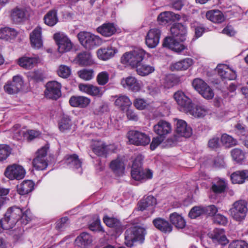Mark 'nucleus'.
Segmentation results:
<instances>
[{"mask_svg":"<svg viewBox=\"0 0 248 248\" xmlns=\"http://www.w3.org/2000/svg\"><path fill=\"white\" fill-rule=\"evenodd\" d=\"M133 103L135 108L140 110L145 109L149 107V104L147 101L142 98H136L133 101Z\"/></svg>","mask_w":248,"mask_h":248,"instance_id":"09e8293b","label":"nucleus"},{"mask_svg":"<svg viewBox=\"0 0 248 248\" xmlns=\"http://www.w3.org/2000/svg\"><path fill=\"white\" fill-rule=\"evenodd\" d=\"M204 215L209 216H215L217 213V208L214 205L203 207Z\"/></svg>","mask_w":248,"mask_h":248,"instance_id":"69168bd1","label":"nucleus"},{"mask_svg":"<svg viewBox=\"0 0 248 248\" xmlns=\"http://www.w3.org/2000/svg\"><path fill=\"white\" fill-rule=\"evenodd\" d=\"M61 84L56 81H52L47 83L45 92L46 97L57 99L61 95Z\"/></svg>","mask_w":248,"mask_h":248,"instance_id":"ddd939ff","label":"nucleus"},{"mask_svg":"<svg viewBox=\"0 0 248 248\" xmlns=\"http://www.w3.org/2000/svg\"><path fill=\"white\" fill-rule=\"evenodd\" d=\"M17 31L14 29L5 27L0 28V39L5 41L14 39L17 35Z\"/></svg>","mask_w":248,"mask_h":248,"instance_id":"c85d7f7f","label":"nucleus"},{"mask_svg":"<svg viewBox=\"0 0 248 248\" xmlns=\"http://www.w3.org/2000/svg\"><path fill=\"white\" fill-rule=\"evenodd\" d=\"M211 113V110L205 106L201 105L195 106L193 103L192 104V107L189 108V110L186 112L197 118H203Z\"/></svg>","mask_w":248,"mask_h":248,"instance_id":"a211bd4d","label":"nucleus"},{"mask_svg":"<svg viewBox=\"0 0 248 248\" xmlns=\"http://www.w3.org/2000/svg\"><path fill=\"white\" fill-rule=\"evenodd\" d=\"M231 154L232 159L237 163L242 164L245 160V153L240 149L234 148L231 151Z\"/></svg>","mask_w":248,"mask_h":248,"instance_id":"37998d69","label":"nucleus"},{"mask_svg":"<svg viewBox=\"0 0 248 248\" xmlns=\"http://www.w3.org/2000/svg\"><path fill=\"white\" fill-rule=\"evenodd\" d=\"M136 67L137 73L141 76H147L155 70L154 67L146 64H141L140 63Z\"/></svg>","mask_w":248,"mask_h":248,"instance_id":"c03bdc74","label":"nucleus"},{"mask_svg":"<svg viewBox=\"0 0 248 248\" xmlns=\"http://www.w3.org/2000/svg\"><path fill=\"white\" fill-rule=\"evenodd\" d=\"M34 168L38 170H43L47 166L46 158L36 157L32 161Z\"/></svg>","mask_w":248,"mask_h":248,"instance_id":"de8ad7c7","label":"nucleus"},{"mask_svg":"<svg viewBox=\"0 0 248 248\" xmlns=\"http://www.w3.org/2000/svg\"><path fill=\"white\" fill-rule=\"evenodd\" d=\"M179 82L178 78L173 75H170L166 77L165 79V86L167 88H170Z\"/></svg>","mask_w":248,"mask_h":248,"instance_id":"6e6d98bb","label":"nucleus"},{"mask_svg":"<svg viewBox=\"0 0 248 248\" xmlns=\"http://www.w3.org/2000/svg\"><path fill=\"white\" fill-rule=\"evenodd\" d=\"M96 79L98 84L104 85L108 81L109 74L106 71L101 72L97 76Z\"/></svg>","mask_w":248,"mask_h":248,"instance_id":"4d7b16f0","label":"nucleus"},{"mask_svg":"<svg viewBox=\"0 0 248 248\" xmlns=\"http://www.w3.org/2000/svg\"><path fill=\"white\" fill-rule=\"evenodd\" d=\"M229 248H248V244L244 241H234L230 244Z\"/></svg>","mask_w":248,"mask_h":248,"instance_id":"338daca9","label":"nucleus"},{"mask_svg":"<svg viewBox=\"0 0 248 248\" xmlns=\"http://www.w3.org/2000/svg\"><path fill=\"white\" fill-rule=\"evenodd\" d=\"M54 39L58 46V50L60 53L69 51L73 47V44L70 40L63 33H55Z\"/></svg>","mask_w":248,"mask_h":248,"instance_id":"1a4fd4ad","label":"nucleus"},{"mask_svg":"<svg viewBox=\"0 0 248 248\" xmlns=\"http://www.w3.org/2000/svg\"><path fill=\"white\" fill-rule=\"evenodd\" d=\"M11 132L12 134L13 139L17 140H23L26 139L27 130L21 128V126L16 124L11 129Z\"/></svg>","mask_w":248,"mask_h":248,"instance_id":"c9c22d12","label":"nucleus"},{"mask_svg":"<svg viewBox=\"0 0 248 248\" xmlns=\"http://www.w3.org/2000/svg\"><path fill=\"white\" fill-rule=\"evenodd\" d=\"M172 127L170 123L164 121H159L154 126V132L159 136L164 138L171 133Z\"/></svg>","mask_w":248,"mask_h":248,"instance_id":"2eb2a0df","label":"nucleus"},{"mask_svg":"<svg viewBox=\"0 0 248 248\" xmlns=\"http://www.w3.org/2000/svg\"><path fill=\"white\" fill-rule=\"evenodd\" d=\"M180 16L172 12L166 11L160 13L157 17L158 22L161 24H166L170 22L178 21Z\"/></svg>","mask_w":248,"mask_h":248,"instance_id":"4be33fe9","label":"nucleus"},{"mask_svg":"<svg viewBox=\"0 0 248 248\" xmlns=\"http://www.w3.org/2000/svg\"><path fill=\"white\" fill-rule=\"evenodd\" d=\"M207 84L206 82L200 78L194 79L192 83L193 87L200 94Z\"/></svg>","mask_w":248,"mask_h":248,"instance_id":"5fc2aeb1","label":"nucleus"},{"mask_svg":"<svg viewBox=\"0 0 248 248\" xmlns=\"http://www.w3.org/2000/svg\"><path fill=\"white\" fill-rule=\"evenodd\" d=\"M34 184L31 180H25L17 186V192L20 195H25L32 191Z\"/></svg>","mask_w":248,"mask_h":248,"instance_id":"473e14b6","label":"nucleus"},{"mask_svg":"<svg viewBox=\"0 0 248 248\" xmlns=\"http://www.w3.org/2000/svg\"><path fill=\"white\" fill-rule=\"evenodd\" d=\"M127 119L130 121H137L139 120V116L137 112L132 109L128 108L125 110Z\"/></svg>","mask_w":248,"mask_h":248,"instance_id":"0e129e2a","label":"nucleus"},{"mask_svg":"<svg viewBox=\"0 0 248 248\" xmlns=\"http://www.w3.org/2000/svg\"><path fill=\"white\" fill-rule=\"evenodd\" d=\"M176 131L180 136L186 138H188L192 134V130L190 126H188L186 121L181 119H176Z\"/></svg>","mask_w":248,"mask_h":248,"instance_id":"aec40b11","label":"nucleus"},{"mask_svg":"<svg viewBox=\"0 0 248 248\" xmlns=\"http://www.w3.org/2000/svg\"><path fill=\"white\" fill-rule=\"evenodd\" d=\"M22 214V210L16 207L13 206L9 208L5 214L3 219L5 223L4 227L6 230H9L13 228L16 223L19 219Z\"/></svg>","mask_w":248,"mask_h":248,"instance_id":"423d86ee","label":"nucleus"},{"mask_svg":"<svg viewBox=\"0 0 248 248\" xmlns=\"http://www.w3.org/2000/svg\"><path fill=\"white\" fill-rule=\"evenodd\" d=\"M227 186V183L224 180L218 179L216 183L214 184L212 186V189L216 193H220L223 192Z\"/></svg>","mask_w":248,"mask_h":248,"instance_id":"49530a36","label":"nucleus"},{"mask_svg":"<svg viewBox=\"0 0 248 248\" xmlns=\"http://www.w3.org/2000/svg\"><path fill=\"white\" fill-rule=\"evenodd\" d=\"M206 17L208 20L216 23H221L225 20L223 13L218 10L208 11L206 14Z\"/></svg>","mask_w":248,"mask_h":248,"instance_id":"c756f323","label":"nucleus"},{"mask_svg":"<svg viewBox=\"0 0 248 248\" xmlns=\"http://www.w3.org/2000/svg\"><path fill=\"white\" fill-rule=\"evenodd\" d=\"M44 20L47 26H54L58 21L57 11L54 9L48 12L44 16Z\"/></svg>","mask_w":248,"mask_h":248,"instance_id":"ea45409f","label":"nucleus"},{"mask_svg":"<svg viewBox=\"0 0 248 248\" xmlns=\"http://www.w3.org/2000/svg\"><path fill=\"white\" fill-rule=\"evenodd\" d=\"M78 37L81 45L87 49H92L102 44L99 36L89 32L81 31L78 34Z\"/></svg>","mask_w":248,"mask_h":248,"instance_id":"39448f33","label":"nucleus"},{"mask_svg":"<svg viewBox=\"0 0 248 248\" xmlns=\"http://www.w3.org/2000/svg\"><path fill=\"white\" fill-rule=\"evenodd\" d=\"M97 31L102 35L108 37L113 35L116 31V28L112 23H108L103 24L97 29Z\"/></svg>","mask_w":248,"mask_h":248,"instance_id":"e433bc0d","label":"nucleus"},{"mask_svg":"<svg viewBox=\"0 0 248 248\" xmlns=\"http://www.w3.org/2000/svg\"><path fill=\"white\" fill-rule=\"evenodd\" d=\"M11 150L9 146L4 145H0V161L6 159L9 155Z\"/></svg>","mask_w":248,"mask_h":248,"instance_id":"13d9d810","label":"nucleus"},{"mask_svg":"<svg viewBox=\"0 0 248 248\" xmlns=\"http://www.w3.org/2000/svg\"><path fill=\"white\" fill-rule=\"evenodd\" d=\"M147 92L152 96H155L160 93V89L156 84H150L146 87Z\"/></svg>","mask_w":248,"mask_h":248,"instance_id":"e2e57ef3","label":"nucleus"},{"mask_svg":"<svg viewBox=\"0 0 248 248\" xmlns=\"http://www.w3.org/2000/svg\"><path fill=\"white\" fill-rule=\"evenodd\" d=\"M153 223L156 228L164 233H170L172 231V227L169 222L164 218H155Z\"/></svg>","mask_w":248,"mask_h":248,"instance_id":"a878e982","label":"nucleus"},{"mask_svg":"<svg viewBox=\"0 0 248 248\" xmlns=\"http://www.w3.org/2000/svg\"><path fill=\"white\" fill-rule=\"evenodd\" d=\"M161 35L160 31L156 28L149 31L145 39L146 45L150 48L155 47L159 42Z\"/></svg>","mask_w":248,"mask_h":248,"instance_id":"4468645a","label":"nucleus"},{"mask_svg":"<svg viewBox=\"0 0 248 248\" xmlns=\"http://www.w3.org/2000/svg\"><path fill=\"white\" fill-rule=\"evenodd\" d=\"M78 74L80 78L84 80H90L93 77V71L92 69H84L79 71Z\"/></svg>","mask_w":248,"mask_h":248,"instance_id":"864d4df0","label":"nucleus"},{"mask_svg":"<svg viewBox=\"0 0 248 248\" xmlns=\"http://www.w3.org/2000/svg\"><path fill=\"white\" fill-rule=\"evenodd\" d=\"M38 62L36 57L23 56L18 59V64L20 66L25 69H31L35 66Z\"/></svg>","mask_w":248,"mask_h":248,"instance_id":"b1692460","label":"nucleus"},{"mask_svg":"<svg viewBox=\"0 0 248 248\" xmlns=\"http://www.w3.org/2000/svg\"><path fill=\"white\" fill-rule=\"evenodd\" d=\"M121 85L124 88H127L133 92H137L140 89V85L137 79L132 76L123 78L121 80Z\"/></svg>","mask_w":248,"mask_h":248,"instance_id":"412c9836","label":"nucleus"},{"mask_svg":"<svg viewBox=\"0 0 248 248\" xmlns=\"http://www.w3.org/2000/svg\"><path fill=\"white\" fill-rule=\"evenodd\" d=\"M115 104L121 110L124 111L126 109L131 107L132 102L128 96L125 95H120L116 99Z\"/></svg>","mask_w":248,"mask_h":248,"instance_id":"7c9ffc66","label":"nucleus"},{"mask_svg":"<svg viewBox=\"0 0 248 248\" xmlns=\"http://www.w3.org/2000/svg\"><path fill=\"white\" fill-rule=\"evenodd\" d=\"M145 233V230L142 227L138 226L130 227L125 232V244L127 247H131L135 242L142 243Z\"/></svg>","mask_w":248,"mask_h":248,"instance_id":"7ed1b4c3","label":"nucleus"},{"mask_svg":"<svg viewBox=\"0 0 248 248\" xmlns=\"http://www.w3.org/2000/svg\"><path fill=\"white\" fill-rule=\"evenodd\" d=\"M217 69L219 76L224 79L233 80L236 78V72L224 64H218Z\"/></svg>","mask_w":248,"mask_h":248,"instance_id":"6ab92c4d","label":"nucleus"},{"mask_svg":"<svg viewBox=\"0 0 248 248\" xmlns=\"http://www.w3.org/2000/svg\"><path fill=\"white\" fill-rule=\"evenodd\" d=\"M93 152L98 156H106L107 154L114 152V147L112 145H107L102 141L95 140L92 144Z\"/></svg>","mask_w":248,"mask_h":248,"instance_id":"9b49d317","label":"nucleus"},{"mask_svg":"<svg viewBox=\"0 0 248 248\" xmlns=\"http://www.w3.org/2000/svg\"><path fill=\"white\" fill-rule=\"evenodd\" d=\"M118 52L117 48L112 47L100 48L97 51L98 58L103 61L108 60L113 57Z\"/></svg>","mask_w":248,"mask_h":248,"instance_id":"393cba45","label":"nucleus"},{"mask_svg":"<svg viewBox=\"0 0 248 248\" xmlns=\"http://www.w3.org/2000/svg\"><path fill=\"white\" fill-rule=\"evenodd\" d=\"M203 206H196L193 207L189 213V217L191 218H196L204 215Z\"/></svg>","mask_w":248,"mask_h":248,"instance_id":"603ef678","label":"nucleus"},{"mask_svg":"<svg viewBox=\"0 0 248 248\" xmlns=\"http://www.w3.org/2000/svg\"><path fill=\"white\" fill-rule=\"evenodd\" d=\"M30 39L31 46L35 49H39L43 46L42 28L36 27L30 33Z\"/></svg>","mask_w":248,"mask_h":248,"instance_id":"f3484780","label":"nucleus"},{"mask_svg":"<svg viewBox=\"0 0 248 248\" xmlns=\"http://www.w3.org/2000/svg\"><path fill=\"white\" fill-rule=\"evenodd\" d=\"M23 84V80L22 77L19 75L15 76L12 81H9L5 84L4 89L9 94H15L20 91Z\"/></svg>","mask_w":248,"mask_h":248,"instance_id":"9d476101","label":"nucleus"},{"mask_svg":"<svg viewBox=\"0 0 248 248\" xmlns=\"http://www.w3.org/2000/svg\"><path fill=\"white\" fill-rule=\"evenodd\" d=\"M210 237L214 242H217L221 245L228 243V240L224 234L223 229H216L213 233L210 234Z\"/></svg>","mask_w":248,"mask_h":248,"instance_id":"2f4dec72","label":"nucleus"},{"mask_svg":"<svg viewBox=\"0 0 248 248\" xmlns=\"http://www.w3.org/2000/svg\"><path fill=\"white\" fill-rule=\"evenodd\" d=\"M221 141L226 147H230L235 145L237 143L235 139L226 134H224L222 135Z\"/></svg>","mask_w":248,"mask_h":248,"instance_id":"3c124183","label":"nucleus"},{"mask_svg":"<svg viewBox=\"0 0 248 248\" xmlns=\"http://www.w3.org/2000/svg\"><path fill=\"white\" fill-rule=\"evenodd\" d=\"M231 216L237 221L243 220L248 212L247 202L245 200H239L234 202L229 210Z\"/></svg>","mask_w":248,"mask_h":248,"instance_id":"20e7f679","label":"nucleus"},{"mask_svg":"<svg viewBox=\"0 0 248 248\" xmlns=\"http://www.w3.org/2000/svg\"><path fill=\"white\" fill-rule=\"evenodd\" d=\"M156 204V199L152 196H149L142 199L139 203L138 208L140 211L148 209L153 213V206Z\"/></svg>","mask_w":248,"mask_h":248,"instance_id":"bb28decb","label":"nucleus"},{"mask_svg":"<svg viewBox=\"0 0 248 248\" xmlns=\"http://www.w3.org/2000/svg\"><path fill=\"white\" fill-rule=\"evenodd\" d=\"M172 37H166L163 42V46L173 51L179 53L186 48V46L178 41L183 42L186 40V27L181 23L174 24L170 29Z\"/></svg>","mask_w":248,"mask_h":248,"instance_id":"f257e3e1","label":"nucleus"},{"mask_svg":"<svg viewBox=\"0 0 248 248\" xmlns=\"http://www.w3.org/2000/svg\"><path fill=\"white\" fill-rule=\"evenodd\" d=\"M131 176L136 181L144 182L153 177V172L149 169L143 170L142 168L140 169H132Z\"/></svg>","mask_w":248,"mask_h":248,"instance_id":"dca6fc26","label":"nucleus"},{"mask_svg":"<svg viewBox=\"0 0 248 248\" xmlns=\"http://www.w3.org/2000/svg\"><path fill=\"white\" fill-rule=\"evenodd\" d=\"M200 94L206 99H211L214 96L213 90L207 84L200 93Z\"/></svg>","mask_w":248,"mask_h":248,"instance_id":"680f3d73","label":"nucleus"},{"mask_svg":"<svg viewBox=\"0 0 248 248\" xmlns=\"http://www.w3.org/2000/svg\"><path fill=\"white\" fill-rule=\"evenodd\" d=\"M129 142L136 146H145L150 142V137L145 133L137 130H131L127 134Z\"/></svg>","mask_w":248,"mask_h":248,"instance_id":"0eeeda50","label":"nucleus"},{"mask_svg":"<svg viewBox=\"0 0 248 248\" xmlns=\"http://www.w3.org/2000/svg\"><path fill=\"white\" fill-rule=\"evenodd\" d=\"M11 18L15 23H20L26 18V11L24 9L16 8L11 13Z\"/></svg>","mask_w":248,"mask_h":248,"instance_id":"a19ab883","label":"nucleus"},{"mask_svg":"<svg viewBox=\"0 0 248 248\" xmlns=\"http://www.w3.org/2000/svg\"><path fill=\"white\" fill-rule=\"evenodd\" d=\"M58 75L63 78H68L71 73V68L65 65H60L57 71Z\"/></svg>","mask_w":248,"mask_h":248,"instance_id":"8fccbe9b","label":"nucleus"},{"mask_svg":"<svg viewBox=\"0 0 248 248\" xmlns=\"http://www.w3.org/2000/svg\"><path fill=\"white\" fill-rule=\"evenodd\" d=\"M173 97L177 102L180 111L186 113L192 107L191 99L187 96L182 91H178L173 94Z\"/></svg>","mask_w":248,"mask_h":248,"instance_id":"6e6552de","label":"nucleus"},{"mask_svg":"<svg viewBox=\"0 0 248 248\" xmlns=\"http://www.w3.org/2000/svg\"><path fill=\"white\" fill-rule=\"evenodd\" d=\"M65 163L69 168L79 169V172H81V161L77 155L74 154L68 156L66 159Z\"/></svg>","mask_w":248,"mask_h":248,"instance_id":"4c0bfd02","label":"nucleus"},{"mask_svg":"<svg viewBox=\"0 0 248 248\" xmlns=\"http://www.w3.org/2000/svg\"><path fill=\"white\" fill-rule=\"evenodd\" d=\"M145 51L140 48L124 53L121 58V62L124 64L136 67L143 60L145 55Z\"/></svg>","mask_w":248,"mask_h":248,"instance_id":"f03ea898","label":"nucleus"},{"mask_svg":"<svg viewBox=\"0 0 248 248\" xmlns=\"http://www.w3.org/2000/svg\"><path fill=\"white\" fill-rule=\"evenodd\" d=\"M76 59L77 62L81 65H88L93 63L91 55L90 53H82L79 54Z\"/></svg>","mask_w":248,"mask_h":248,"instance_id":"a18cd8bd","label":"nucleus"},{"mask_svg":"<svg viewBox=\"0 0 248 248\" xmlns=\"http://www.w3.org/2000/svg\"><path fill=\"white\" fill-rule=\"evenodd\" d=\"M68 117H63L59 124V129L62 132H64L70 128L71 124Z\"/></svg>","mask_w":248,"mask_h":248,"instance_id":"bf43d9fd","label":"nucleus"},{"mask_svg":"<svg viewBox=\"0 0 248 248\" xmlns=\"http://www.w3.org/2000/svg\"><path fill=\"white\" fill-rule=\"evenodd\" d=\"M232 182L234 184H242L245 180H248V170L237 171L231 176Z\"/></svg>","mask_w":248,"mask_h":248,"instance_id":"58836bf2","label":"nucleus"},{"mask_svg":"<svg viewBox=\"0 0 248 248\" xmlns=\"http://www.w3.org/2000/svg\"><path fill=\"white\" fill-rule=\"evenodd\" d=\"M92 242L91 236L87 232L81 233L75 240L76 244L80 247L85 248Z\"/></svg>","mask_w":248,"mask_h":248,"instance_id":"72a5a7b5","label":"nucleus"},{"mask_svg":"<svg viewBox=\"0 0 248 248\" xmlns=\"http://www.w3.org/2000/svg\"><path fill=\"white\" fill-rule=\"evenodd\" d=\"M104 223L109 227H118L120 225V221L113 217L105 216L103 218Z\"/></svg>","mask_w":248,"mask_h":248,"instance_id":"052dcab7","label":"nucleus"},{"mask_svg":"<svg viewBox=\"0 0 248 248\" xmlns=\"http://www.w3.org/2000/svg\"><path fill=\"white\" fill-rule=\"evenodd\" d=\"M214 221L217 224L225 225L228 222V219L225 216L218 214H216L214 216Z\"/></svg>","mask_w":248,"mask_h":248,"instance_id":"774afa93","label":"nucleus"},{"mask_svg":"<svg viewBox=\"0 0 248 248\" xmlns=\"http://www.w3.org/2000/svg\"><path fill=\"white\" fill-rule=\"evenodd\" d=\"M170 219L171 223L178 229H183L186 226V223L184 218L176 213L171 214Z\"/></svg>","mask_w":248,"mask_h":248,"instance_id":"79ce46f5","label":"nucleus"},{"mask_svg":"<svg viewBox=\"0 0 248 248\" xmlns=\"http://www.w3.org/2000/svg\"><path fill=\"white\" fill-rule=\"evenodd\" d=\"M109 167L111 170L117 175L120 176L124 172V164L122 159L119 158L112 160L110 163Z\"/></svg>","mask_w":248,"mask_h":248,"instance_id":"f704fd0d","label":"nucleus"},{"mask_svg":"<svg viewBox=\"0 0 248 248\" xmlns=\"http://www.w3.org/2000/svg\"><path fill=\"white\" fill-rule=\"evenodd\" d=\"M194 62L192 59L186 58L178 62L172 63L170 66L172 71H184L188 69Z\"/></svg>","mask_w":248,"mask_h":248,"instance_id":"5701e85b","label":"nucleus"},{"mask_svg":"<svg viewBox=\"0 0 248 248\" xmlns=\"http://www.w3.org/2000/svg\"><path fill=\"white\" fill-rule=\"evenodd\" d=\"M4 174L6 177L11 180L15 179L19 180L24 178L25 170L22 166L13 164L7 167Z\"/></svg>","mask_w":248,"mask_h":248,"instance_id":"f8f14e48","label":"nucleus"},{"mask_svg":"<svg viewBox=\"0 0 248 248\" xmlns=\"http://www.w3.org/2000/svg\"><path fill=\"white\" fill-rule=\"evenodd\" d=\"M91 102V100L83 96H73L69 99V103L74 107L85 108Z\"/></svg>","mask_w":248,"mask_h":248,"instance_id":"cd10ccee","label":"nucleus"}]
</instances>
